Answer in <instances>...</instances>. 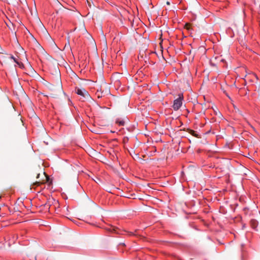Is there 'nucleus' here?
I'll return each mask as SVG.
<instances>
[{
	"label": "nucleus",
	"mask_w": 260,
	"mask_h": 260,
	"mask_svg": "<svg viewBox=\"0 0 260 260\" xmlns=\"http://www.w3.org/2000/svg\"><path fill=\"white\" fill-rule=\"evenodd\" d=\"M183 99V95L182 94H180L179 95V98L174 101L172 107L174 110L177 111L181 107Z\"/></svg>",
	"instance_id": "nucleus-1"
},
{
	"label": "nucleus",
	"mask_w": 260,
	"mask_h": 260,
	"mask_svg": "<svg viewBox=\"0 0 260 260\" xmlns=\"http://www.w3.org/2000/svg\"><path fill=\"white\" fill-rule=\"evenodd\" d=\"M75 91L77 94L80 95L85 98L89 96L88 92L85 89L76 88L75 89Z\"/></svg>",
	"instance_id": "nucleus-2"
},
{
	"label": "nucleus",
	"mask_w": 260,
	"mask_h": 260,
	"mask_svg": "<svg viewBox=\"0 0 260 260\" xmlns=\"http://www.w3.org/2000/svg\"><path fill=\"white\" fill-rule=\"evenodd\" d=\"M116 123L119 126H124L125 124V121L121 118H117L116 120Z\"/></svg>",
	"instance_id": "nucleus-3"
},
{
	"label": "nucleus",
	"mask_w": 260,
	"mask_h": 260,
	"mask_svg": "<svg viewBox=\"0 0 260 260\" xmlns=\"http://www.w3.org/2000/svg\"><path fill=\"white\" fill-rule=\"evenodd\" d=\"M251 226L253 229H255L257 226V221L255 219H252L250 221Z\"/></svg>",
	"instance_id": "nucleus-4"
},
{
	"label": "nucleus",
	"mask_w": 260,
	"mask_h": 260,
	"mask_svg": "<svg viewBox=\"0 0 260 260\" xmlns=\"http://www.w3.org/2000/svg\"><path fill=\"white\" fill-rule=\"evenodd\" d=\"M17 65H15V67L18 66L20 69L24 68V64L21 61H19L18 60L15 62Z\"/></svg>",
	"instance_id": "nucleus-5"
},
{
	"label": "nucleus",
	"mask_w": 260,
	"mask_h": 260,
	"mask_svg": "<svg viewBox=\"0 0 260 260\" xmlns=\"http://www.w3.org/2000/svg\"><path fill=\"white\" fill-rule=\"evenodd\" d=\"M109 231L110 232H114L115 233H117V228H115V226H111L109 229Z\"/></svg>",
	"instance_id": "nucleus-6"
},
{
	"label": "nucleus",
	"mask_w": 260,
	"mask_h": 260,
	"mask_svg": "<svg viewBox=\"0 0 260 260\" xmlns=\"http://www.w3.org/2000/svg\"><path fill=\"white\" fill-rule=\"evenodd\" d=\"M241 259H242V260H246L245 259V253H244L243 250H242Z\"/></svg>",
	"instance_id": "nucleus-7"
},
{
	"label": "nucleus",
	"mask_w": 260,
	"mask_h": 260,
	"mask_svg": "<svg viewBox=\"0 0 260 260\" xmlns=\"http://www.w3.org/2000/svg\"><path fill=\"white\" fill-rule=\"evenodd\" d=\"M10 58H11V59H13L15 62H16L17 61V60H18V59H17V58H15L14 56H13V55H11V56H10Z\"/></svg>",
	"instance_id": "nucleus-8"
},
{
	"label": "nucleus",
	"mask_w": 260,
	"mask_h": 260,
	"mask_svg": "<svg viewBox=\"0 0 260 260\" xmlns=\"http://www.w3.org/2000/svg\"><path fill=\"white\" fill-rule=\"evenodd\" d=\"M128 138L127 137H125L123 138V141L124 143H126L128 141Z\"/></svg>",
	"instance_id": "nucleus-9"
},
{
	"label": "nucleus",
	"mask_w": 260,
	"mask_h": 260,
	"mask_svg": "<svg viewBox=\"0 0 260 260\" xmlns=\"http://www.w3.org/2000/svg\"><path fill=\"white\" fill-rule=\"evenodd\" d=\"M252 75L256 80L258 79L257 76L255 74H252Z\"/></svg>",
	"instance_id": "nucleus-10"
},
{
	"label": "nucleus",
	"mask_w": 260,
	"mask_h": 260,
	"mask_svg": "<svg viewBox=\"0 0 260 260\" xmlns=\"http://www.w3.org/2000/svg\"><path fill=\"white\" fill-rule=\"evenodd\" d=\"M188 26V25L187 24H186V27L187 29H189V27Z\"/></svg>",
	"instance_id": "nucleus-11"
},
{
	"label": "nucleus",
	"mask_w": 260,
	"mask_h": 260,
	"mask_svg": "<svg viewBox=\"0 0 260 260\" xmlns=\"http://www.w3.org/2000/svg\"><path fill=\"white\" fill-rule=\"evenodd\" d=\"M111 133H114V131H111Z\"/></svg>",
	"instance_id": "nucleus-12"
}]
</instances>
